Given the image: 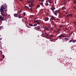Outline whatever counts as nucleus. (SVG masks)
I'll use <instances>...</instances> for the list:
<instances>
[{"label":"nucleus","instance_id":"1","mask_svg":"<svg viewBox=\"0 0 76 76\" xmlns=\"http://www.w3.org/2000/svg\"><path fill=\"white\" fill-rule=\"evenodd\" d=\"M7 8V5L5 4L4 5H2L1 6L0 8V12L2 14H3L4 13H6V12L7 11L6 8Z\"/></svg>","mask_w":76,"mask_h":76},{"label":"nucleus","instance_id":"2","mask_svg":"<svg viewBox=\"0 0 76 76\" xmlns=\"http://www.w3.org/2000/svg\"><path fill=\"white\" fill-rule=\"evenodd\" d=\"M44 29L47 31H49L50 29V26H49L47 27H45Z\"/></svg>","mask_w":76,"mask_h":76},{"label":"nucleus","instance_id":"3","mask_svg":"<svg viewBox=\"0 0 76 76\" xmlns=\"http://www.w3.org/2000/svg\"><path fill=\"white\" fill-rule=\"evenodd\" d=\"M59 11L58 10H55V12H53V14L56 16H57V13H58Z\"/></svg>","mask_w":76,"mask_h":76},{"label":"nucleus","instance_id":"4","mask_svg":"<svg viewBox=\"0 0 76 76\" xmlns=\"http://www.w3.org/2000/svg\"><path fill=\"white\" fill-rule=\"evenodd\" d=\"M76 42V40H74L73 39H72L71 40H69V42H72L73 43H75Z\"/></svg>","mask_w":76,"mask_h":76},{"label":"nucleus","instance_id":"5","mask_svg":"<svg viewBox=\"0 0 76 76\" xmlns=\"http://www.w3.org/2000/svg\"><path fill=\"white\" fill-rule=\"evenodd\" d=\"M34 0H30V1H28V4L30 3H34Z\"/></svg>","mask_w":76,"mask_h":76},{"label":"nucleus","instance_id":"6","mask_svg":"<svg viewBox=\"0 0 76 76\" xmlns=\"http://www.w3.org/2000/svg\"><path fill=\"white\" fill-rule=\"evenodd\" d=\"M62 37L61 36H58V37H57L56 39L57 40V39H61V38Z\"/></svg>","mask_w":76,"mask_h":76},{"label":"nucleus","instance_id":"7","mask_svg":"<svg viewBox=\"0 0 76 76\" xmlns=\"http://www.w3.org/2000/svg\"><path fill=\"white\" fill-rule=\"evenodd\" d=\"M4 17H5V20L7 21V20H8V18L7 15H4Z\"/></svg>","mask_w":76,"mask_h":76},{"label":"nucleus","instance_id":"8","mask_svg":"<svg viewBox=\"0 0 76 76\" xmlns=\"http://www.w3.org/2000/svg\"><path fill=\"white\" fill-rule=\"evenodd\" d=\"M34 6V4H33V3H31V5L29 4V7H32Z\"/></svg>","mask_w":76,"mask_h":76},{"label":"nucleus","instance_id":"9","mask_svg":"<svg viewBox=\"0 0 76 76\" xmlns=\"http://www.w3.org/2000/svg\"><path fill=\"white\" fill-rule=\"evenodd\" d=\"M3 17L2 16H0V20L1 19V20H3L4 18V15H3Z\"/></svg>","mask_w":76,"mask_h":76},{"label":"nucleus","instance_id":"10","mask_svg":"<svg viewBox=\"0 0 76 76\" xmlns=\"http://www.w3.org/2000/svg\"><path fill=\"white\" fill-rule=\"evenodd\" d=\"M49 18L48 17H46V18H45V21H47L48 20Z\"/></svg>","mask_w":76,"mask_h":76},{"label":"nucleus","instance_id":"11","mask_svg":"<svg viewBox=\"0 0 76 76\" xmlns=\"http://www.w3.org/2000/svg\"><path fill=\"white\" fill-rule=\"evenodd\" d=\"M56 9V8L54 7H52V8H51V10L52 11H54V10Z\"/></svg>","mask_w":76,"mask_h":76},{"label":"nucleus","instance_id":"12","mask_svg":"<svg viewBox=\"0 0 76 76\" xmlns=\"http://www.w3.org/2000/svg\"><path fill=\"white\" fill-rule=\"evenodd\" d=\"M66 8V7L65 6H64L62 7V10H64Z\"/></svg>","mask_w":76,"mask_h":76},{"label":"nucleus","instance_id":"13","mask_svg":"<svg viewBox=\"0 0 76 76\" xmlns=\"http://www.w3.org/2000/svg\"><path fill=\"white\" fill-rule=\"evenodd\" d=\"M14 16L15 17H18V14H14Z\"/></svg>","mask_w":76,"mask_h":76},{"label":"nucleus","instance_id":"14","mask_svg":"<svg viewBox=\"0 0 76 76\" xmlns=\"http://www.w3.org/2000/svg\"><path fill=\"white\" fill-rule=\"evenodd\" d=\"M59 36H61V37H62L63 38H64L65 37V36H64V35L63 34H61Z\"/></svg>","mask_w":76,"mask_h":76},{"label":"nucleus","instance_id":"15","mask_svg":"<svg viewBox=\"0 0 76 76\" xmlns=\"http://www.w3.org/2000/svg\"><path fill=\"white\" fill-rule=\"evenodd\" d=\"M24 7H25V8H26V9H29V8L28 7V6H25Z\"/></svg>","mask_w":76,"mask_h":76},{"label":"nucleus","instance_id":"16","mask_svg":"<svg viewBox=\"0 0 76 76\" xmlns=\"http://www.w3.org/2000/svg\"><path fill=\"white\" fill-rule=\"evenodd\" d=\"M35 28H36V30L37 31H38V30H39L40 29V28H37L36 27H35Z\"/></svg>","mask_w":76,"mask_h":76},{"label":"nucleus","instance_id":"17","mask_svg":"<svg viewBox=\"0 0 76 76\" xmlns=\"http://www.w3.org/2000/svg\"><path fill=\"white\" fill-rule=\"evenodd\" d=\"M45 34L46 35L47 37H48L49 36L48 34L47 33H45Z\"/></svg>","mask_w":76,"mask_h":76},{"label":"nucleus","instance_id":"18","mask_svg":"<svg viewBox=\"0 0 76 76\" xmlns=\"http://www.w3.org/2000/svg\"><path fill=\"white\" fill-rule=\"evenodd\" d=\"M52 19H55V17H54L53 16H52L51 17Z\"/></svg>","mask_w":76,"mask_h":76},{"label":"nucleus","instance_id":"19","mask_svg":"<svg viewBox=\"0 0 76 76\" xmlns=\"http://www.w3.org/2000/svg\"><path fill=\"white\" fill-rule=\"evenodd\" d=\"M48 1L49 2V3H50V4L52 3V2L51 1V0H48Z\"/></svg>","mask_w":76,"mask_h":76},{"label":"nucleus","instance_id":"20","mask_svg":"<svg viewBox=\"0 0 76 76\" xmlns=\"http://www.w3.org/2000/svg\"><path fill=\"white\" fill-rule=\"evenodd\" d=\"M29 26H34L32 24H29Z\"/></svg>","mask_w":76,"mask_h":76},{"label":"nucleus","instance_id":"21","mask_svg":"<svg viewBox=\"0 0 76 76\" xmlns=\"http://www.w3.org/2000/svg\"><path fill=\"white\" fill-rule=\"evenodd\" d=\"M40 5L41 6H42L43 5V2H41L40 3Z\"/></svg>","mask_w":76,"mask_h":76},{"label":"nucleus","instance_id":"22","mask_svg":"<svg viewBox=\"0 0 76 76\" xmlns=\"http://www.w3.org/2000/svg\"><path fill=\"white\" fill-rule=\"evenodd\" d=\"M54 19H53L52 18H50V20L51 21H53V20Z\"/></svg>","mask_w":76,"mask_h":76},{"label":"nucleus","instance_id":"23","mask_svg":"<svg viewBox=\"0 0 76 76\" xmlns=\"http://www.w3.org/2000/svg\"><path fill=\"white\" fill-rule=\"evenodd\" d=\"M74 4H76V0H75L74 1Z\"/></svg>","mask_w":76,"mask_h":76},{"label":"nucleus","instance_id":"24","mask_svg":"<svg viewBox=\"0 0 76 76\" xmlns=\"http://www.w3.org/2000/svg\"><path fill=\"white\" fill-rule=\"evenodd\" d=\"M56 33L58 34H60V32L59 31H57Z\"/></svg>","mask_w":76,"mask_h":76},{"label":"nucleus","instance_id":"25","mask_svg":"<svg viewBox=\"0 0 76 76\" xmlns=\"http://www.w3.org/2000/svg\"><path fill=\"white\" fill-rule=\"evenodd\" d=\"M18 18H21V16L19 15L18 16Z\"/></svg>","mask_w":76,"mask_h":76},{"label":"nucleus","instance_id":"26","mask_svg":"<svg viewBox=\"0 0 76 76\" xmlns=\"http://www.w3.org/2000/svg\"><path fill=\"white\" fill-rule=\"evenodd\" d=\"M61 28H59L57 29V31H60V30H61Z\"/></svg>","mask_w":76,"mask_h":76},{"label":"nucleus","instance_id":"27","mask_svg":"<svg viewBox=\"0 0 76 76\" xmlns=\"http://www.w3.org/2000/svg\"><path fill=\"white\" fill-rule=\"evenodd\" d=\"M64 39H65V40H69V39L67 38L66 37H65V38H64Z\"/></svg>","mask_w":76,"mask_h":76},{"label":"nucleus","instance_id":"28","mask_svg":"<svg viewBox=\"0 0 76 76\" xmlns=\"http://www.w3.org/2000/svg\"><path fill=\"white\" fill-rule=\"evenodd\" d=\"M50 30L51 31L53 29V27H52L51 28H50Z\"/></svg>","mask_w":76,"mask_h":76},{"label":"nucleus","instance_id":"29","mask_svg":"<svg viewBox=\"0 0 76 76\" xmlns=\"http://www.w3.org/2000/svg\"><path fill=\"white\" fill-rule=\"evenodd\" d=\"M69 16V17H72V14H69L68 15Z\"/></svg>","mask_w":76,"mask_h":76},{"label":"nucleus","instance_id":"30","mask_svg":"<svg viewBox=\"0 0 76 76\" xmlns=\"http://www.w3.org/2000/svg\"><path fill=\"white\" fill-rule=\"evenodd\" d=\"M45 5H46V6H48V3H46L45 4Z\"/></svg>","mask_w":76,"mask_h":76},{"label":"nucleus","instance_id":"31","mask_svg":"<svg viewBox=\"0 0 76 76\" xmlns=\"http://www.w3.org/2000/svg\"><path fill=\"white\" fill-rule=\"evenodd\" d=\"M34 22H36V23L39 22L37 20H34Z\"/></svg>","mask_w":76,"mask_h":76},{"label":"nucleus","instance_id":"32","mask_svg":"<svg viewBox=\"0 0 76 76\" xmlns=\"http://www.w3.org/2000/svg\"><path fill=\"white\" fill-rule=\"evenodd\" d=\"M2 56H3V57L2 58L4 59V58H5V56H4V55H3Z\"/></svg>","mask_w":76,"mask_h":76},{"label":"nucleus","instance_id":"33","mask_svg":"<svg viewBox=\"0 0 76 76\" xmlns=\"http://www.w3.org/2000/svg\"><path fill=\"white\" fill-rule=\"evenodd\" d=\"M2 21H4V20H2V19L1 20H0V22L1 23L2 22Z\"/></svg>","mask_w":76,"mask_h":76},{"label":"nucleus","instance_id":"34","mask_svg":"<svg viewBox=\"0 0 76 76\" xmlns=\"http://www.w3.org/2000/svg\"><path fill=\"white\" fill-rule=\"evenodd\" d=\"M64 4H66V1H64Z\"/></svg>","mask_w":76,"mask_h":76},{"label":"nucleus","instance_id":"35","mask_svg":"<svg viewBox=\"0 0 76 76\" xmlns=\"http://www.w3.org/2000/svg\"><path fill=\"white\" fill-rule=\"evenodd\" d=\"M37 25V24H34V25H33L34 26H36Z\"/></svg>","mask_w":76,"mask_h":76},{"label":"nucleus","instance_id":"36","mask_svg":"<svg viewBox=\"0 0 76 76\" xmlns=\"http://www.w3.org/2000/svg\"><path fill=\"white\" fill-rule=\"evenodd\" d=\"M73 8H74V9H76V6H74V7H73Z\"/></svg>","mask_w":76,"mask_h":76},{"label":"nucleus","instance_id":"37","mask_svg":"<svg viewBox=\"0 0 76 76\" xmlns=\"http://www.w3.org/2000/svg\"><path fill=\"white\" fill-rule=\"evenodd\" d=\"M40 7V5H38L37 6V7L38 8V7Z\"/></svg>","mask_w":76,"mask_h":76},{"label":"nucleus","instance_id":"38","mask_svg":"<svg viewBox=\"0 0 76 76\" xmlns=\"http://www.w3.org/2000/svg\"><path fill=\"white\" fill-rule=\"evenodd\" d=\"M37 24L38 25H39L40 23H40V22H37Z\"/></svg>","mask_w":76,"mask_h":76},{"label":"nucleus","instance_id":"39","mask_svg":"<svg viewBox=\"0 0 76 76\" xmlns=\"http://www.w3.org/2000/svg\"><path fill=\"white\" fill-rule=\"evenodd\" d=\"M50 37H53V35L51 34V35H50Z\"/></svg>","mask_w":76,"mask_h":76},{"label":"nucleus","instance_id":"40","mask_svg":"<svg viewBox=\"0 0 76 76\" xmlns=\"http://www.w3.org/2000/svg\"><path fill=\"white\" fill-rule=\"evenodd\" d=\"M23 15L24 16H26V13L25 12H23Z\"/></svg>","mask_w":76,"mask_h":76},{"label":"nucleus","instance_id":"41","mask_svg":"<svg viewBox=\"0 0 76 76\" xmlns=\"http://www.w3.org/2000/svg\"><path fill=\"white\" fill-rule=\"evenodd\" d=\"M62 28V26H60L59 27L60 28Z\"/></svg>","mask_w":76,"mask_h":76},{"label":"nucleus","instance_id":"42","mask_svg":"<svg viewBox=\"0 0 76 76\" xmlns=\"http://www.w3.org/2000/svg\"><path fill=\"white\" fill-rule=\"evenodd\" d=\"M30 10L31 12H32V8H30Z\"/></svg>","mask_w":76,"mask_h":76},{"label":"nucleus","instance_id":"43","mask_svg":"<svg viewBox=\"0 0 76 76\" xmlns=\"http://www.w3.org/2000/svg\"><path fill=\"white\" fill-rule=\"evenodd\" d=\"M3 61V59H1V58H0V61L1 62Z\"/></svg>","mask_w":76,"mask_h":76},{"label":"nucleus","instance_id":"44","mask_svg":"<svg viewBox=\"0 0 76 76\" xmlns=\"http://www.w3.org/2000/svg\"><path fill=\"white\" fill-rule=\"evenodd\" d=\"M40 1H41L42 2H43L44 1V0H40Z\"/></svg>","mask_w":76,"mask_h":76},{"label":"nucleus","instance_id":"45","mask_svg":"<svg viewBox=\"0 0 76 76\" xmlns=\"http://www.w3.org/2000/svg\"><path fill=\"white\" fill-rule=\"evenodd\" d=\"M21 9L20 10V11H18V12H20V13H21Z\"/></svg>","mask_w":76,"mask_h":76},{"label":"nucleus","instance_id":"46","mask_svg":"<svg viewBox=\"0 0 76 76\" xmlns=\"http://www.w3.org/2000/svg\"><path fill=\"white\" fill-rule=\"evenodd\" d=\"M74 24H75V25H76V22H74Z\"/></svg>","mask_w":76,"mask_h":76},{"label":"nucleus","instance_id":"47","mask_svg":"<svg viewBox=\"0 0 76 76\" xmlns=\"http://www.w3.org/2000/svg\"><path fill=\"white\" fill-rule=\"evenodd\" d=\"M36 18H34V20H36Z\"/></svg>","mask_w":76,"mask_h":76},{"label":"nucleus","instance_id":"48","mask_svg":"<svg viewBox=\"0 0 76 76\" xmlns=\"http://www.w3.org/2000/svg\"><path fill=\"white\" fill-rule=\"evenodd\" d=\"M0 52H1V54H2V50H0Z\"/></svg>","mask_w":76,"mask_h":76},{"label":"nucleus","instance_id":"49","mask_svg":"<svg viewBox=\"0 0 76 76\" xmlns=\"http://www.w3.org/2000/svg\"><path fill=\"white\" fill-rule=\"evenodd\" d=\"M69 15H67V17H69Z\"/></svg>","mask_w":76,"mask_h":76},{"label":"nucleus","instance_id":"50","mask_svg":"<svg viewBox=\"0 0 76 76\" xmlns=\"http://www.w3.org/2000/svg\"><path fill=\"white\" fill-rule=\"evenodd\" d=\"M40 26H37V27H40Z\"/></svg>","mask_w":76,"mask_h":76},{"label":"nucleus","instance_id":"51","mask_svg":"<svg viewBox=\"0 0 76 76\" xmlns=\"http://www.w3.org/2000/svg\"><path fill=\"white\" fill-rule=\"evenodd\" d=\"M68 13L67 12H66V13H65V14H66V15H67Z\"/></svg>","mask_w":76,"mask_h":76},{"label":"nucleus","instance_id":"52","mask_svg":"<svg viewBox=\"0 0 76 76\" xmlns=\"http://www.w3.org/2000/svg\"><path fill=\"white\" fill-rule=\"evenodd\" d=\"M70 0H67V1H70Z\"/></svg>","mask_w":76,"mask_h":76},{"label":"nucleus","instance_id":"53","mask_svg":"<svg viewBox=\"0 0 76 76\" xmlns=\"http://www.w3.org/2000/svg\"><path fill=\"white\" fill-rule=\"evenodd\" d=\"M2 39V38H0V40H1Z\"/></svg>","mask_w":76,"mask_h":76},{"label":"nucleus","instance_id":"54","mask_svg":"<svg viewBox=\"0 0 76 76\" xmlns=\"http://www.w3.org/2000/svg\"><path fill=\"white\" fill-rule=\"evenodd\" d=\"M67 23H69V21H67Z\"/></svg>","mask_w":76,"mask_h":76},{"label":"nucleus","instance_id":"55","mask_svg":"<svg viewBox=\"0 0 76 76\" xmlns=\"http://www.w3.org/2000/svg\"><path fill=\"white\" fill-rule=\"evenodd\" d=\"M43 28H44V29H45V27H43Z\"/></svg>","mask_w":76,"mask_h":76},{"label":"nucleus","instance_id":"56","mask_svg":"<svg viewBox=\"0 0 76 76\" xmlns=\"http://www.w3.org/2000/svg\"><path fill=\"white\" fill-rule=\"evenodd\" d=\"M37 28H40V27H36Z\"/></svg>","mask_w":76,"mask_h":76},{"label":"nucleus","instance_id":"57","mask_svg":"<svg viewBox=\"0 0 76 76\" xmlns=\"http://www.w3.org/2000/svg\"><path fill=\"white\" fill-rule=\"evenodd\" d=\"M50 41H51L52 42H53V41H52V40H50Z\"/></svg>","mask_w":76,"mask_h":76},{"label":"nucleus","instance_id":"58","mask_svg":"<svg viewBox=\"0 0 76 76\" xmlns=\"http://www.w3.org/2000/svg\"><path fill=\"white\" fill-rule=\"evenodd\" d=\"M19 1H22V0H19Z\"/></svg>","mask_w":76,"mask_h":76},{"label":"nucleus","instance_id":"59","mask_svg":"<svg viewBox=\"0 0 76 76\" xmlns=\"http://www.w3.org/2000/svg\"><path fill=\"white\" fill-rule=\"evenodd\" d=\"M1 28V27H0V29Z\"/></svg>","mask_w":76,"mask_h":76},{"label":"nucleus","instance_id":"60","mask_svg":"<svg viewBox=\"0 0 76 76\" xmlns=\"http://www.w3.org/2000/svg\"><path fill=\"white\" fill-rule=\"evenodd\" d=\"M63 18V17H62L61 18Z\"/></svg>","mask_w":76,"mask_h":76},{"label":"nucleus","instance_id":"61","mask_svg":"<svg viewBox=\"0 0 76 76\" xmlns=\"http://www.w3.org/2000/svg\"><path fill=\"white\" fill-rule=\"evenodd\" d=\"M52 6L53 7V5H52Z\"/></svg>","mask_w":76,"mask_h":76},{"label":"nucleus","instance_id":"62","mask_svg":"<svg viewBox=\"0 0 76 76\" xmlns=\"http://www.w3.org/2000/svg\"><path fill=\"white\" fill-rule=\"evenodd\" d=\"M45 38L47 39V37H46Z\"/></svg>","mask_w":76,"mask_h":76},{"label":"nucleus","instance_id":"63","mask_svg":"<svg viewBox=\"0 0 76 76\" xmlns=\"http://www.w3.org/2000/svg\"><path fill=\"white\" fill-rule=\"evenodd\" d=\"M37 1H39V0H37Z\"/></svg>","mask_w":76,"mask_h":76},{"label":"nucleus","instance_id":"64","mask_svg":"<svg viewBox=\"0 0 76 76\" xmlns=\"http://www.w3.org/2000/svg\"><path fill=\"white\" fill-rule=\"evenodd\" d=\"M39 1H40V0H39Z\"/></svg>","mask_w":76,"mask_h":76}]
</instances>
